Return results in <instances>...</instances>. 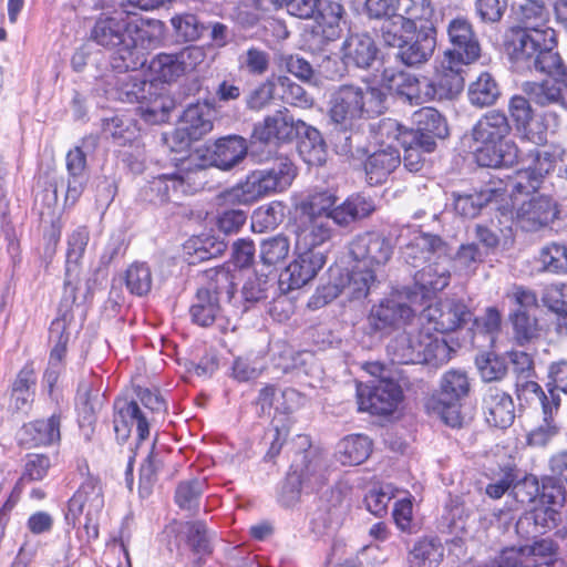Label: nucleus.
<instances>
[{"instance_id": "1", "label": "nucleus", "mask_w": 567, "mask_h": 567, "mask_svg": "<svg viewBox=\"0 0 567 567\" xmlns=\"http://www.w3.org/2000/svg\"><path fill=\"white\" fill-rule=\"evenodd\" d=\"M130 9L101 13L91 29L90 39L97 45L115 49L111 66L115 71L137 70L146 62L144 48L138 42L148 38V30L133 23Z\"/></svg>"}, {"instance_id": "2", "label": "nucleus", "mask_w": 567, "mask_h": 567, "mask_svg": "<svg viewBox=\"0 0 567 567\" xmlns=\"http://www.w3.org/2000/svg\"><path fill=\"white\" fill-rule=\"evenodd\" d=\"M512 126L505 113L489 111L473 126L471 135L476 162L483 167L512 166L518 162V147L512 141L504 142Z\"/></svg>"}, {"instance_id": "3", "label": "nucleus", "mask_w": 567, "mask_h": 567, "mask_svg": "<svg viewBox=\"0 0 567 567\" xmlns=\"http://www.w3.org/2000/svg\"><path fill=\"white\" fill-rule=\"evenodd\" d=\"M297 176V168L287 157L276 158L271 166L250 172L244 181L220 194L227 205H251L259 199L286 190Z\"/></svg>"}, {"instance_id": "4", "label": "nucleus", "mask_w": 567, "mask_h": 567, "mask_svg": "<svg viewBox=\"0 0 567 567\" xmlns=\"http://www.w3.org/2000/svg\"><path fill=\"white\" fill-rule=\"evenodd\" d=\"M382 89L368 84H341L329 96V116L344 130H351L361 118L380 115L385 110Z\"/></svg>"}, {"instance_id": "5", "label": "nucleus", "mask_w": 567, "mask_h": 567, "mask_svg": "<svg viewBox=\"0 0 567 567\" xmlns=\"http://www.w3.org/2000/svg\"><path fill=\"white\" fill-rule=\"evenodd\" d=\"M386 351L393 363L442 365L450 361L454 348L427 330L412 329L392 339Z\"/></svg>"}, {"instance_id": "6", "label": "nucleus", "mask_w": 567, "mask_h": 567, "mask_svg": "<svg viewBox=\"0 0 567 567\" xmlns=\"http://www.w3.org/2000/svg\"><path fill=\"white\" fill-rule=\"evenodd\" d=\"M412 123L413 127L406 128L395 120L383 118L379 123V132L399 143H419L425 152H433L436 140L449 135L445 118L433 107H422L414 112Z\"/></svg>"}, {"instance_id": "7", "label": "nucleus", "mask_w": 567, "mask_h": 567, "mask_svg": "<svg viewBox=\"0 0 567 567\" xmlns=\"http://www.w3.org/2000/svg\"><path fill=\"white\" fill-rule=\"evenodd\" d=\"M471 391V382L466 371L450 369L440 379L436 395L427 403V408L436 412L445 424L456 427L462 423L461 404Z\"/></svg>"}, {"instance_id": "8", "label": "nucleus", "mask_w": 567, "mask_h": 567, "mask_svg": "<svg viewBox=\"0 0 567 567\" xmlns=\"http://www.w3.org/2000/svg\"><path fill=\"white\" fill-rule=\"evenodd\" d=\"M104 508V493L101 482L87 477L69 501L66 519L73 526L80 524V516H85L84 529L90 539L99 537V519Z\"/></svg>"}, {"instance_id": "9", "label": "nucleus", "mask_w": 567, "mask_h": 567, "mask_svg": "<svg viewBox=\"0 0 567 567\" xmlns=\"http://www.w3.org/2000/svg\"><path fill=\"white\" fill-rule=\"evenodd\" d=\"M548 3L526 2L517 12V25L513 29L516 34L515 47H520L524 52H529L538 41L551 45L555 41V30L548 27Z\"/></svg>"}, {"instance_id": "10", "label": "nucleus", "mask_w": 567, "mask_h": 567, "mask_svg": "<svg viewBox=\"0 0 567 567\" xmlns=\"http://www.w3.org/2000/svg\"><path fill=\"white\" fill-rule=\"evenodd\" d=\"M417 295L410 290L394 291L379 305L373 306L369 322L373 330L385 331L406 324L415 316L413 305Z\"/></svg>"}, {"instance_id": "11", "label": "nucleus", "mask_w": 567, "mask_h": 567, "mask_svg": "<svg viewBox=\"0 0 567 567\" xmlns=\"http://www.w3.org/2000/svg\"><path fill=\"white\" fill-rule=\"evenodd\" d=\"M431 0H365L364 12L370 19L414 22L433 16Z\"/></svg>"}, {"instance_id": "12", "label": "nucleus", "mask_w": 567, "mask_h": 567, "mask_svg": "<svg viewBox=\"0 0 567 567\" xmlns=\"http://www.w3.org/2000/svg\"><path fill=\"white\" fill-rule=\"evenodd\" d=\"M202 171H179L173 174H163L154 177L144 188V197L154 205L168 202L177 203L183 196L194 193L199 184L196 175Z\"/></svg>"}, {"instance_id": "13", "label": "nucleus", "mask_w": 567, "mask_h": 567, "mask_svg": "<svg viewBox=\"0 0 567 567\" xmlns=\"http://www.w3.org/2000/svg\"><path fill=\"white\" fill-rule=\"evenodd\" d=\"M431 328L441 333H449L462 329L474 320L468 306L458 298H444L427 306L421 316Z\"/></svg>"}, {"instance_id": "14", "label": "nucleus", "mask_w": 567, "mask_h": 567, "mask_svg": "<svg viewBox=\"0 0 567 567\" xmlns=\"http://www.w3.org/2000/svg\"><path fill=\"white\" fill-rule=\"evenodd\" d=\"M402 400V390L390 378H381L370 385L358 388V403L360 411L372 414L386 415L394 412Z\"/></svg>"}, {"instance_id": "15", "label": "nucleus", "mask_w": 567, "mask_h": 567, "mask_svg": "<svg viewBox=\"0 0 567 567\" xmlns=\"http://www.w3.org/2000/svg\"><path fill=\"white\" fill-rule=\"evenodd\" d=\"M451 48L445 52L447 63L471 64L481 56V45L471 22L453 19L447 27Z\"/></svg>"}, {"instance_id": "16", "label": "nucleus", "mask_w": 567, "mask_h": 567, "mask_svg": "<svg viewBox=\"0 0 567 567\" xmlns=\"http://www.w3.org/2000/svg\"><path fill=\"white\" fill-rule=\"evenodd\" d=\"M556 40L551 45L538 41L529 52H524L520 47H514L513 59L517 68L522 70L538 71L546 73L549 78H567V66L563 63L560 55L554 52Z\"/></svg>"}, {"instance_id": "17", "label": "nucleus", "mask_w": 567, "mask_h": 567, "mask_svg": "<svg viewBox=\"0 0 567 567\" xmlns=\"http://www.w3.org/2000/svg\"><path fill=\"white\" fill-rule=\"evenodd\" d=\"M297 258L280 274L278 287L282 292L299 289L316 278L326 265L324 251H297Z\"/></svg>"}, {"instance_id": "18", "label": "nucleus", "mask_w": 567, "mask_h": 567, "mask_svg": "<svg viewBox=\"0 0 567 567\" xmlns=\"http://www.w3.org/2000/svg\"><path fill=\"white\" fill-rule=\"evenodd\" d=\"M349 254L357 264L374 269L384 266L391 259L393 246L383 234L367 231L350 243Z\"/></svg>"}, {"instance_id": "19", "label": "nucleus", "mask_w": 567, "mask_h": 567, "mask_svg": "<svg viewBox=\"0 0 567 567\" xmlns=\"http://www.w3.org/2000/svg\"><path fill=\"white\" fill-rule=\"evenodd\" d=\"M409 234L406 243L401 245L402 259L414 268L421 267L430 261L434 256L437 258L446 254V244L441 237L420 230L405 228ZM404 229L399 235V239L404 238Z\"/></svg>"}, {"instance_id": "20", "label": "nucleus", "mask_w": 567, "mask_h": 567, "mask_svg": "<svg viewBox=\"0 0 567 567\" xmlns=\"http://www.w3.org/2000/svg\"><path fill=\"white\" fill-rule=\"evenodd\" d=\"M530 99L523 95H514L508 102V113L514 123L517 136L522 141L535 145H544L547 142V130L543 122L535 121Z\"/></svg>"}, {"instance_id": "21", "label": "nucleus", "mask_w": 567, "mask_h": 567, "mask_svg": "<svg viewBox=\"0 0 567 567\" xmlns=\"http://www.w3.org/2000/svg\"><path fill=\"white\" fill-rule=\"evenodd\" d=\"M297 251H322L321 248L334 236V229L328 218L301 215L297 219Z\"/></svg>"}, {"instance_id": "22", "label": "nucleus", "mask_w": 567, "mask_h": 567, "mask_svg": "<svg viewBox=\"0 0 567 567\" xmlns=\"http://www.w3.org/2000/svg\"><path fill=\"white\" fill-rule=\"evenodd\" d=\"M557 216L556 203L548 196L539 195L519 205L515 213V221L526 231H537L549 226Z\"/></svg>"}, {"instance_id": "23", "label": "nucleus", "mask_w": 567, "mask_h": 567, "mask_svg": "<svg viewBox=\"0 0 567 567\" xmlns=\"http://www.w3.org/2000/svg\"><path fill=\"white\" fill-rule=\"evenodd\" d=\"M462 64L442 63V69L437 72L433 80H423L424 99L427 100H453L464 89V76Z\"/></svg>"}, {"instance_id": "24", "label": "nucleus", "mask_w": 567, "mask_h": 567, "mask_svg": "<svg viewBox=\"0 0 567 567\" xmlns=\"http://www.w3.org/2000/svg\"><path fill=\"white\" fill-rule=\"evenodd\" d=\"M524 92L542 107H556L555 115L567 114V78H548L542 82H526Z\"/></svg>"}, {"instance_id": "25", "label": "nucleus", "mask_w": 567, "mask_h": 567, "mask_svg": "<svg viewBox=\"0 0 567 567\" xmlns=\"http://www.w3.org/2000/svg\"><path fill=\"white\" fill-rule=\"evenodd\" d=\"M114 431L117 440L126 441L131 433V424L136 423L137 436L144 441L150 435V416L142 411L137 402L117 399L114 403Z\"/></svg>"}, {"instance_id": "26", "label": "nucleus", "mask_w": 567, "mask_h": 567, "mask_svg": "<svg viewBox=\"0 0 567 567\" xmlns=\"http://www.w3.org/2000/svg\"><path fill=\"white\" fill-rule=\"evenodd\" d=\"M70 320L71 316L66 309L61 317L52 321L50 327V340L54 342V347L51 350L49 365L43 375V382L48 385L50 393H52L62 370V361L69 342L66 328Z\"/></svg>"}, {"instance_id": "27", "label": "nucleus", "mask_w": 567, "mask_h": 567, "mask_svg": "<svg viewBox=\"0 0 567 567\" xmlns=\"http://www.w3.org/2000/svg\"><path fill=\"white\" fill-rule=\"evenodd\" d=\"M248 153L247 140L239 135L218 138L207 148L210 165L221 171H230L239 165Z\"/></svg>"}, {"instance_id": "28", "label": "nucleus", "mask_w": 567, "mask_h": 567, "mask_svg": "<svg viewBox=\"0 0 567 567\" xmlns=\"http://www.w3.org/2000/svg\"><path fill=\"white\" fill-rule=\"evenodd\" d=\"M297 121L289 115L287 110L276 111L262 122L255 124L251 138L260 143L272 141L286 142L295 137Z\"/></svg>"}, {"instance_id": "29", "label": "nucleus", "mask_w": 567, "mask_h": 567, "mask_svg": "<svg viewBox=\"0 0 567 567\" xmlns=\"http://www.w3.org/2000/svg\"><path fill=\"white\" fill-rule=\"evenodd\" d=\"M90 240V233L85 226L78 227L69 237L66 252V272L64 281V295L62 303L68 309L75 300L76 282L72 278V272L76 270L78 264L82 258Z\"/></svg>"}, {"instance_id": "30", "label": "nucleus", "mask_w": 567, "mask_h": 567, "mask_svg": "<svg viewBox=\"0 0 567 567\" xmlns=\"http://www.w3.org/2000/svg\"><path fill=\"white\" fill-rule=\"evenodd\" d=\"M378 47L368 33L350 34L341 47V59L346 66L369 69L377 59Z\"/></svg>"}, {"instance_id": "31", "label": "nucleus", "mask_w": 567, "mask_h": 567, "mask_svg": "<svg viewBox=\"0 0 567 567\" xmlns=\"http://www.w3.org/2000/svg\"><path fill=\"white\" fill-rule=\"evenodd\" d=\"M486 422L495 427L506 429L515 419V406L509 394L496 386H489L483 396Z\"/></svg>"}, {"instance_id": "32", "label": "nucleus", "mask_w": 567, "mask_h": 567, "mask_svg": "<svg viewBox=\"0 0 567 567\" xmlns=\"http://www.w3.org/2000/svg\"><path fill=\"white\" fill-rule=\"evenodd\" d=\"M435 30L421 29L409 40H404L396 53V59L406 66L424 64L433 55L436 47Z\"/></svg>"}, {"instance_id": "33", "label": "nucleus", "mask_w": 567, "mask_h": 567, "mask_svg": "<svg viewBox=\"0 0 567 567\" xmlns=\"http://www.w3.org/2000/svg\"><path fill=\"white\" fill-rule=\"evenodd\" d=\"M212 130L213 122L208 107L197 103L189 105L183 112L176 135L188 145L192 141L202 138Z\"/></svg>"}, {"instance_id": "34", "label": "nucleus", "mask_w": 567, "mask_h": 567, "mask_svg": "<svg viewBox=\"0 0 567 567\" xmlns=\"http://www.w3.org/2000/svg\"><path fill=\"white\" fill-rule=\"evenodd\" d=\"M293 473L300 476L307 489L315 491L322 486L327 480V461L324 455L309 449L301 454L300 463L292 465Z\"/></svg>"}, {"instance_id": "35", "label": "nucleus", "mask_w": 567, "mask_h": 567, "mask_svg": "<svg viewBox=\"0 0 567 567\" xmlns=\"http://www.w3.org/2000/svg\"><path fill=\"white\" fill-rule=\"evenodd\" d=\"M61 415L53 413L47 420H35L24 424L20 431V442L28 446L51 445L60 440Z\"/></svg>"}, {"instance_id": "36", "label": "nucleus", "mask_w": 567, "mask_h": 567, "mask_svg": "<svg viewBox=\"0 0 567 567\" xmlns=\"http://www.w3.org/2000/svg\"><path fill=\"white\" fill-rule=\"evenodd\" d=\"M295 136L298 141V152L309 165H322L326 161V143L320 132L307 125L303 121H297Z\"/></svg>"}, {"instance_id": "37", "label": "nucleus", "mask_w": 567, "mask_h": 567, "mask_svg": "<svg viewBox=\"0 0 567 567\" xmlns=\"http://www.w3.org/2000/svg\"><path fill=\"white\" fill-rule=\"evenodd\" d=\"M375 207L371 199L361 196L352 195L348 197L340 205H334L330 212L329 221L331 220L341 227H347L350 224L368 217L374 212Z\"/></svg>"}, {"instance_id": "38", "label": "nucleus", "mask_w": 567, "mask_h": 567, "mask_svg": "<svg viewBox=\"0 0 567 567\" xmlns=\"http://www.w3.org/2000/svg\"><path fill=\"white\" fill-rule=\"evenodd\" d=\"M324 507L320 508L313 518V524L320 530V524L322 528H336L341 525L343 517L349 508L346 494L341 487H333L326 495Z\"/></svg>"}, {"instance_id": "39", "label": "nucleus", "mask_w": 567, "mask_h": 567, "mask_svg": "<svg viewBox=\"0 0 567 567\" xmlns=\"http://www.w3.org/2000/svg\"><path fill=\"white\" fill-rule=\"evenodd\" d=\"M339 274L348 299L365 298L378 284L375 269L367 268L359 264L353 266L351 270L339 269Z\"/></svg>"}, {"instance_id": "40", "label": "nucleus", "mask_w": 567, "mask_h": 567, "mask_svg": "<svg viewBox=\"0 0 567 567\" xmlns=\"http://www.w3.org/2000/svg\"><path fill=\"white\" fill-rule=\"evenodd\" d=\"M399 151L389 145L371 154L365 163V173L371 185L383 183L386 177L400 165Z\"/></svg>"}, {"instance_id": "41", "label": "nucleus", "mask_w": 567, "mask_h": 567, "mask_svg": "<svg viewBox=\"0 0 567 567\" xmlns=\"http://www.w3.org/2000/svg\"><path fill=\"white\" fill-rule=\"evenodd\" d=\"M37 385L35 370L32 363H27L18 373L11 389V408L16 411H27L34 400Z\"/></svg>"}, {"instance_id": "42", "label": "nucleus", "mask_w": 567, "mask_h": 567, "mask_svg": "<svg viewBox=\"0 0 567 567\" xmlns=\"http://www.w3.org/2000/svg\"><path fill=\"white\" fill-rule=\"evenodd\" d=\"M128 70L117 71L121 75L115 83L116 97L126 103H144L147 93L152 92L154 82L146 81L138 75L128 74Z\"/></svg>"}, {"instance_id": "43", "label": "nucleus", "mask_w": 567, "mask_h": 567, "mask_svg": "<svg viewBox=\"0 0 567 567\" xmlns=\"http://www.w3.org/2000/svg\"><path fill=\"white\" fill-rule=\"evenodd\" d=\"M556 555L557 545L554 543V540L545 538L535 542L530 546L506 548L492 563H501L504 564L505 566H509L511 564H519L520 559H524L526 557L548 558V556L556 557Z\"/></svg>"}, {"instance_id": "44", "label": "nucleus", "mask_w": 567, "mask_h": 567, "mask_svg": "<svg viewBox=\"0 0 567 567\" xmlns=\"http://www.w3.org/2000/svg\"><path fill=\"white\" fill-rule=\"evenodd\" d=\"M162 91L163 87L154 83L152 92L146 94L145 102L140 106L144 120L152 124L165 122L175 107V101Z\"/></svg>"}, {"instance_id": "45", "label": "nucleus", "mask_w": 567, "mask_h": 567, "mask_svg": "<svg viewBox=\"0 0 567 567\" xmlns=\"http://www.w3.org/2000/svg\"><path fill=\"white\" fill-rule=\"evenodd\" d=\"M516 393L519 401H524L526 403H539L543 408L544 414L557 412L560 405L559 394H557L555 390L549 388L548 394H546L542 386L532 380L517 382Z\"/></svg>"}, {"instance_id": "46", "label": "nucleus", "mask_w": 567, "mask_h": 567, "mask_svg": "<svg viewBox=\"0 0 567 567\" xmlns=\"http://www.w3.org/2000/svg\"><path fill=\"white\" fill-rule=\"evenodd\" d=\"M371 451L370 439L365 435L354 434L339 442L337 456L343 465H359L369 457Z\"/></svg>"}, {"instance_id": "47", "label": "nucleus", "mask_w": 567, "mask_h": 567, "mask_svg": "<svg viewBox=\"0 0 567 567\" xmlns=\"http://www.w3.org/2000/svg\"><path fill=\"white\" fill-rule=\"evenodd\" d=\"M443 556L442 543L434 537H424L413 545L409 553V563L412 567H436Z\"/></svg>"}, {"instance_id": "48", "label": "nucleus", "mask_w": 567, "mask_h": 567, "mask_svg": "<svg viewBox=\"0 0 567 567\" xmlns=\"http://www.w3.org/2000/svg\"><path fill=\"white\" fill-rule=\"evenodd\" d=\"M227 249V244L212 235H202L190 238L186 245L185 250L189 255V262L204 261L216 258Z\"/></svg>"}, {"instance_id": "49", "label": "nucleus", "mask_w": 567, "mask_h": 567, "mask_svg": "<svg viewBox=\"0 0 567 567\" xmlns=\"http://www.w3.org/2000/svg\"><path fill=\"white\" fill-rule=\"evenodd\" d=\"M337 200L338 197L332 190L315 189L301 199L299 210L301 215L329 219Z\"/></svg>"}, {"instance_id": "50", "label": "nucleus", "mask_w": 567, "mask_h": 567, "mask_svg": "<svg viewBox=\"0 0 567 567\" xmlns=\"http://www.w3.org/2000/svg\"><path fill=\"white\" fill-rule=\"evenodd\" d=\"M542 301L545 307L558 316V333L567 336V285L547 286L543 291Z\"/></svg>"}, {"instance_id": "51", "label": "nucleus", "mask_w": 567, "mask_h": 567, "mask_svg": "<svg viewBox=\"0 0 567 567\" xmlns=\"http://www.w3.org/2000/svg\"><path fill=\"white\" fill-rule=\"evenodd\" d=\"M513 324L514 339L519 346H526L542 337L543 329L536 317L528 311L516 309L509 316Z\"/></svg>"}, {"instance_id": "52", "label": "nucleus", "mask_w": 567, "mask_h": 567, "mask_svg": "<svg viewBox=\"0 0 567 567\" xmlns=\"http://www.w3.org/2000/svg\"><path fill=\"white\" fill-rule=\"evenodd\" d=\"M219 299L212 290H198L189 312L192 320L202 327L210 326L219 315Z\"/></svg>"}, {"instance_id": "53", "label": "nucleus", "mask_w": 567, "mask_h": 567, "mask_svg": "<svg viewBox=\"0 0 567 567\" xmlns=\"http://www.w3.org/2000/svg\"><path fill=\"white\" fill-rule=\"evenodd\" d=\"M102 403L99 390H94L87 382L80 383L76 395L80 424L92 425L95 422L96 413L102 408Z\"/></svg>"}, {"instance_id": "54", "label": "nucleus", "mask_w": 567, "mask_h": 567, "mask_svg": "<svg viewBox=\"0 0 567 567\" xmlns=\"http://www.w3.org/2000/svg\"><path fill=\"white\" fill-rule=\"evenodd\" d=\"M498 96V85L487 72L482 73L468 89V100L477 107L493 105Z\"/></svg>"}, {"instance_id": "55", "label": "nucleus", "mask_w": 567, "mask_h": 567, "mask_svg": "<svg viewBox=\"0 0 567 567\" xmlns=\"http://www.w3.org/2000/svg\"><path fill=\"white\" fill-rule=\"evenodd\" d=\"M177 42L197 41L207 27L193 13L175 14L169 20Z\"/></svg>"}, {"instance_id": "56", "label": "nucleus", "mask_w": 567, "mask_h": 567, "mask_svg": "<svg viewBox=\"0 0 567 567\" xmlns=\"http://www.w3.org/2000/svg\"><path fill=\"white\" fill-rule=\"evenodd\" d=\"M540 269L551 274H567V245L549 243L538 254Z\"/></svg>"}, {"instance_id": "57", "label": "nucleus", "mask_w": 567, "mask_h": 567, "mask_svg": "<svg viewBox=\"0 0 567 567\" xmlns=\"http://www.w3.org/2000/svg\"><path fill=\"white\" fill-rule=\"evenodd\" d=\"M124 280L132 295L145 296L152 289V270L146 262H134L126 269Z\"/></svg>"}, {"instance_id": "58", "label": "nucleus", "mask_w": 567, "mask_h": 567, "mask_svg": "<svg viewBox=\"0 0 567 567\" xmlns=\"http://www.w3.org/2000/svg\"><path fill=\"white\" fill-rule=\"evenodd\" d=\"M451 272L446 266L431 264L424 267L416 276V284L424 292H439L450 284Z\"/></svg>"}, {"instance_id": "59", "label": "nucleus", "mask_w": 567, "mask_h": 567, "mask_svg": "<svg viewBox=\"0 0 567 567\" xmlns=\"http://www.w3.org/2000/svg\"><path fill=\"white\" fill-rule=\"evenodd\" d=\"M150 69L162 82L166 83L185 75L177 53H159L152 60Z\"/></svg>"}, {"instance_id": "60", "label": "nucleus", "mask_w": 567, "mask_h": 567, "mask_svg": "<svg viewBox=\"0 0 567 567\" xmlns=\"http://www.w3.org/2000/svg\"><path fill=\"white\" fill-rule=\"evenodd\" d=\"M389 81L390 87L394 89L398 94L406 97L411 104H419L426 101V99H424V87L422 86L423 80L420 81L411 74L400 72L392 75Z\"/></svg>"}, {"instance_id": "61", "label": "nucleus", "mask_w": 567, "mask_h": 567, "mask_svg": "<svg viewBox=\"0 0 567 567\" xmlns=\"http://www.w3.org/2000/svg\"><path fill=\"white\" fill-rule=\"evenodd\" d=\"M475 363L482 379L486 382L502 380L508 370L506 358L493 352L477 355Z\"/></svg>"}, {"instance_id": "62", "label": "nucleus", "mask_w": 567, "mask_h": 567, "mask_svg": "<svg viewBox=\"0 0 567 567\" xmlns=\"http://www.w3.org/2000/svg\"><path fill=\"white\" fill-rule=\"evenodd\" d=\"M275 81L277 94L280 95L285 103L302 109H307L312 105V99L300 84L293 82L288 76H278Z\"/></svg>"}, {"instance_id": "63", "label": "nucleus", "mask_w": 567, "mask_h": 567, "mask_svg": "<svg viewBox=\"0 0 567 567\" xmlns=\"http://www.w3.org/2000/svg\"><path fill=\"white\" fill-rule=\"evenodd\" d=\"M205 486V480L203 478H192L181 482L175 492L176 504L182 509H196Z\"/></svg>"}, {"instance_id": "64", "label": "nucleus", "mask_w": 567, "mask_h": 567, "mask_svg": "<svg viewBox=\"0 0 567 567\" xmlns=\"http://www.w3.org/2000/svg\"><path fill=\"white\" fill-rule=\"evenodd\" d=\"M187 544L195 554L207 555L212 553V534L203 522H188L183 526Z\"/></svg>"}]
</instances>
